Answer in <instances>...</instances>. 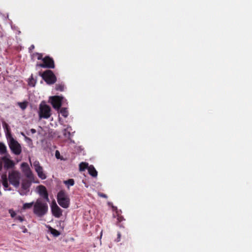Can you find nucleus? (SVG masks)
<instances>
[{
  "label": "nucleus",
  "mask_w": 252,
  "mask_h": 252,
  "mask_svg": "<svg viewBox=\"0 0 252 252\" xmlns=\"http://www.w3.org/2000/svg\"><path fill=\"white\" fill-rule=\"evenodd\" d=\"M48 206L46 202L42 201L41 198L36 200L33 205V213L38 217H42L47 212Z\"/></svg>",
  "instance_id": "f257e3e1"
},
{
  "label": "nucleus",
  "mask_w": 252,
  "mask_h": 252,
  "mask_svg": "<svg viewBox=\"0 0 252 252\" xmlns=\"http://www.w3.org/2000/svg\"><path fill=\"white\" fill-rule=\"evenodd\" d=\"M57 201L59 204L63 208H67L69 206L70 199L63 190H60L57 194Z\"/></svg>",
  "instance_id": "f03ea898"
},
{
  "label": "nucleus",
  "mask_w": 252,
  "mask_h": 252,
  "mask_svg": "<svg viewBox=\"0 0 252 252\" xmlns=\"http://www.w3.org/2000/svg\"><path fill=\"white\" fill-rule=\"evenodd\" d=\"M39 75L48 85L54 84L57 81V77L53 72L48 69L42 73L39 72Z\"/></svg>",
  "instance_id": "7ed1b4c3"
},
{
  "label": "nucleus",
  "mask_w": 252,
  "mask_h": 252,
  "mask_svg": "<svg viewBox=\"0 0 252 252\" xmlns=\"http://www.w3.org/2000/svg\"><path fill=\"white\" fill-rule=\"evenodd\" d=\"M50 107L44 103H41L39 105V117L40 119H48L51 115Z\"/></svg>",
  "instance_id": "20e7f679"
},
{
  "label": "nucleus",
  "mask_w": 252,
  "mask_h": 252,
  "mask_svg": "<svg viewBox=\"0 0 252 252\" xmlns=\"http://www.w3.org/2000/svg\"><path fill=\"white\" fill-rule=\"evenodd\" d=\"M20 174L16 170H13L9 173L8 180L10 183L15 188H17L20 185Z\"/></svg>",
  "instance_id": "39448f33"
},
{
  "label": "nucleus",
  "mask_w": 252,
  "mask_h": 252,
  "mask_svg": "<svg viewBox=\"0 0 252 252\" xmlns=\"http://www.w3.org/2000/svg\"><path fill=\"white\" fill-rule=\"evenodd\" d=\"M8 145L10 149L15 155H19L21 153L22 148L21 145L12 137L10 138Z\"/></svg>",
  "instance_id": "423d86ee"
},
{
  "label": "nucleus",
  "mask_w": 252,
  "mask_h": 252,
  "mask_svg": "<svg viewBox=\"0 0 252 252\" xmlns=\"http://www.w3.org/2000/svg\"><path fill=\"white\" fill-rule=\"evenodd\" d=\"M42 63H37L36 66L42 68L53 69L55 67V62L53 59L49 56H46L42 59Z\"/></svg>",
  "instance_id": "0eeeda50"
},
{
  "label": "nucleus",
  "mask_w": 252,
  "mask_h": 252,
  "mask_svg": "<svg viewBox=\"0 0 252 252\" xmlns=\"http://www.w3.org/2000/svg\"><path fill=\"white\" fill-rule=\"evenodd\" d=\"M63 98V96L55 95L50 96L49 100L53 107L56 110H59L62 106Z\"/></svg>",
  "instance_id": "6e6552de"
},
{
  "label": "nucleus",
  "mask_w": 252,
  "mask_h": 252,
  "mask_svg": "<svg viewBox=\"0 0 252 252\" xmlns=\"http://www.w3.org/2000/svg\"><path fill=\"white\" fill-rule=\"evenodd\" d=\"M1 160L3 162V168L4 169L8 170L12 169L14 167L15 163L14 161L6 156H4L1 158Z\"/></svg>",
  "instance_id": "1a4fd4ad"
},
{
  "label": "nucleus",
  "mask_w": 252,
  "mask_h": 252,
  "mask_svg": "<svg viewBox=\"0 0 252 252\" xmlns=\"http://www.w3.org/2000/svg\"><path fill=\"white\" fill-rule=\"evenodd\" d=\"M51 208L52 214L56 218H60L62 215V210L57 205L55 201L52 203Z\"/></svg>",
  "instance_id": "9d476101"
},
{
  "label": "nucleus",
  "mask_w": 252,
  "mask_h": 252,
  "mask_svg": "<svg viewBox=\"0 0 252 252\" xmlns=\"http://www.w3.org/2000/svg\"><path fill=\"white\" fill-rule=\"evenodd\" d=\"M38 193L40 196L45 199L47 201H49L48 193L46 187L43 185H40L38 187Z\"/></svg>",
  "instance_id": "9b49d317"
},
{
  "label": "nucleus",
  "mask_w": 252,
  "mask_h": 252,
  "mask_svg": "<svg viewBox=\"0 0 252 252\" xmlns=\"http://www.w3.org/2000/svg\"><path fill=\"white\" fill-rule=\"evenodd\" d=\"M21 167L23 168V171L27 178L32 179L33 178V174L29 167L27 163L23 162L21 164Z\"/></svg>",
  "instance_id": "f8f14e48"
},
{
  "label": "nucleus",
  "mask_w": 252,
  "mask_h": 252,
  "mask_svg": "<svg viewBox=\"0 0 252 252\" xmlns=\"http://www.w3.org/2000/svg\"><path fill=\"white\" fill-rule=\"evenodd\" d=\"M1 178L2 180V184L5 190H11V189H8L9 187L8 183V179L7 177V175L6 174H2L1 176Z\"/></svg>",
  "instance_id": "ddd939ff"
},
{
  "label": "nucleus",
  "mask_w": 252,
  "mask_h": 252,
  "mask_svg": "<svg viewBox=\"0 0 252 252\" xmlns=\"http://www.w3.org/2000/svg\"><path fill=\"white\" fill-rule=\"evenodd\" d=\"M35 170L38 176L40 178H41V179H45L46 178V176L43 173V169L41 166L36 169Z\"/></svg>",
  "instance_id": "4468645a"
},
{
  "label": "nucleus",
  "mask_w": 252,
  "mask_h": 252,
  "mask_svg": "<svg viewBox=\"0 0 252 252\" xmlns=\"http://www.w3.org/2000/svg\"><path fill=\"white\" fill-rule=\"evenodd\" d=\"M89 173L93 177H96L97 175V172L92 165L88 168Z\"/></svg>",
  "instance_id": "2eb2a0df"
},
{
  "label": "nucleus",
  "mask_w": 252,
  "mask_h": 252,
  "mask_svg": "<svg viewBox=\"0 0 252 252\" xmlns=\"http://www.w3.org/2000/svg\"><path fill=\"white\" fill-rule=\"evenodd\" d=\"M7 153V148L4 144L0 142V154L3 155Z\"/></svg>",
  "instance_id": "dca6fc26"
},
{
  "label": "nucleus",
  "mask_w": 252,
  "mask_h": 252,
  "mask_svg": "<svg viewBox=\"0 0 252 252\" xmlns=\"http://www.w3.org/2000/svg\"><path fill=\"white\" fill-rule=\"evenodd\" d=\"M64 85L63 83L57 84L55 85V89L56 91L63 92L64 91Z\"/></svg>",
  "instance_id": "f3484780"
},
{
  "label": "nucleus",
  "mask_w": 252,
  "mask_h": 252,
  "mask_svg": "<svg viewBox=\"0 0 252 252\" xmlns=\"http://www.w3.org/2000/svg\"><path fill=\"white\" fill-rule=\"evenodd\" d=\"M34 203L33 202H32L31 203H26L23 204L22 208L24 210L31 209L33 205H34Z\"/></svg>",
  "instance_id": "a211bd4d"
},
{
  "label": "nucleus",
  "mask_w": 252,
  "mask_h": 252,
  "mask_svg": "<svg viewBox=\"0 0 252 252\" xmlns=\"http://www.w3.org/2000/svg\"><path fill=\"white\" fill-rule=\"evenodd\" d=\"M19 106L23 110H25L28 106V102L24 101L23 102H18Z\"/></svg>",
  "instance_id": "6ab92c4d"
},
{
  "label": "nucleus",
  "mask_w": 252,
  "mask_h": 252,
  "mask_svg": "<svg viewBox=\"0 0 252 252\" xmlns=\"http://www.w3.org/2000/svg\"><path fill=\"white\" fill-rule=\"evenodd\" d=\"M60 113L62 115L64 118H66L68 116V111L65 108H62L61 109Z\"/></svg>",
  "instance_id": "aec40b11"
},
{
  "label": "nucleus",
  "mask_w": 252,
  "mask_h": 252,
  "mask_svg": "<svg viewBox=\"0 0 252 252\" xmlns=\"http://www.w3.org/2000/svg\"><path fill=\"white\" fill-rule=\"evenodd\" d=\"M65 185L72 186L74 185V180L73 179H69L66 181L63 182Z\"/></svg>",
  "instance_id": "412c9836"
},
{
  "label": "nucleus",
  "mask_w": 252,
  "mask_h": 252,
  "mask_svg": "<svg viewBox=\"0 0 252 252\" xmlns=\"http://www.w3.org/2000/svg\"><path fill=\"white\" fill-rule=\"evenodd\" d=\"M88 163L86 162H81L79 165V168L81 171L84 170L86 168H88Z\"/></svg>",
  "instance_id": "4be33fe9"
},
{
  "label": "nucleus",
  "mask_w": 252,
  "mask_h": 252,
  "mask_svg": "<svg viewBox=\"0 0 252 252\" xmlns=\"http://www.w3.org/2000/svg\"><path fill=\"white\" fill-rule=\"evenodd\" d=\"M29 84L30 86L34 87L35 84V81L33 79V75H32L31 77L29 78Z\"/></svg>",
  "instance_id": "5701e85b"
},
{
  "label": "nucleus",
  "mask_w": 252,
  "mask_h": 252,
  "mask_svg": "<svg viewBox=\"0 0 252 252\" xmlns=\"http://www.w3.org/2000/svg\"><path fill=\"white\" fill-rule=\"evenodd\" d=\"M51 233L55 236H58L60 233L56 229L51 228Z\"/></svg>",
  "instance_id": "b1692460"
},
{
  "label": "nucleus",
  "mask_w": 252,
  "mask_h": 252,
  "mask_svg": "<svg viewBox=\"0 0 252 252\" xmlns=\"http://www.w3.org/2000/svg\"><path fill=\"white\" fill-rule=\"evenodd\" d=\"M32 166L34 168V169L35 170L37 168L39 167L41 165L38 161L35 160L33 162Z\"/></svg>",
  "instance_id": "393cba45"
},
{
  "label": "nucleus",
  "mask_w": 252,
  "mask_h": 252,
  "mask_svg": "<svg viewBox=\"0 0 252 252\" xmlns=\"http://www.w3.org/2000/svg\"><path fill=\"white\" fill-rule=\"evenodd\" d=\"M30 187V183L28 182H24L22 184V188L24 189H27Z\"/></svg>",
  "instance_id": "a878e982"
},
{
  "label": "nucleus",
  "mask_w": 252,
  "mask_h": 252,
  "mask_svg": "<svg viewBox=\"0 0 252 252\" xmlns=\"http://www.w3.org/2000/svg\"><path fill=\"white\" fill-rule=\"evenodd\" d=\"M33 56H36L38 60H42L43 59V54L42 53H34Z\"/></svg>",
  "instance_id": "bb28decb"
},
{
  "label": "nucleus",
  "mask_w": 252,
  "mask_h": 252,
  "mask_svg": "<svg viewBox=\"0 0 252 252\" xmlns=\"http://www.w3.org/2000/svg\"><path fill=\"white\" fill-rule=\"evenodd\" d=\"M117 223H119L121 222L122 221L125 220V219L124 217L121 215H117Z\"/></svg>",
  "instance_id": "cd10ccee"
},
{
  "label": "nucleus",
  "mask_w": 252,
  "mask_h": 252,
  "mask_svg": "<svg viewBox=\"0 0 252 252\" xmlns=\"http://www.w3.org/2000/svg\"><path fill=\"white\" fill-rule=\"evenodd\" d=\"M9 213L10 214L12 218H14L16 216V213L12 209L9 210Z\"/></svg>",
  "instance_id": "c85d7f7f"
},
{
  "label": "nucleus",
  "mask_w": 252,
  "mask_h": 252,
  "mask_svg": "<svg viewBox=\"0 0 252 252\" xmlns=\"http://www.w3.org/2000/svg\"><path fill=\"white\" fill-rule=\"evenodd\" d=\"M15 219L16 220H19L20 222H22L24 220V217L21 216H16Z\"/></svg>",
  "instance_id": "c756f323"
},
{
  "label": "nucleus",
  "mask_w": 252,
  "mask_h": 252,
  "mask_svg": "<svg viewBox=\"0 0 252 252\" xmlns=\"http://www.w3.org/2000/svg\"><path fill=\"white\" fill-rule=\"evenodd\" d=\"M121 233L120 232H118V234H117V242H119L120 241V240H121Z\"/></svg>",
  "instance_id": "7c9ffc66"
},
{
  "label": "nucleus",
  "mask_w": 252,
  "mask_h": 252,
  "mask_svg": "<svg viewBox=\"0 0 252 252\" xmlns=\"http://www.w3.org/2000/svg\"><path fill=\"white\" fill-rule=\"evenodd\" d=\"M25 140H26L27 141H28V142H32V139H31L30 138H29V137H27V136H25Z\"/></svg>",
  "instance_id": "2f4dec72"
},
{
  "label": "nucleus",
  "mask_w": 252,
  "mask_h": 252,
  "mask_svg": "<svg viewBox=\"0 0 252 252\" xmlns=\"http://www.w3.org/2000/svg\"><path fill=\"white\" fill-rule=\"evenodd\" d=\"M30 131L32 134H34L36 132V130L34 128L31 129Z\"/></svg>",
  "instance_id": "473e14b6"
},
{
  "label": "nucleus",
  "mask_w": 252,
  "mask_h": 252,
  "mask_svg": "<svg viewBox=\"0 0 252 252\" xmlns=\"http://www.w3.org/2000/svg\"><path fill=\"white\" fill-rule=\"evenodd\" d=\"M2 168V160L0 161V171L1 170Z\"/></svg>",
  "instance_id": "72a5a7b5"
},
{
  "label": "nucleus",
  "mask_w": 252,
  "mask_h": 252,
  "mask_svg": "<svg viewBox=\"0 0 252 252\" xmlns=\"http://www.w3.org/2000/svg\"><path fill=\"white\" fill-rule=\"evenodd\" d=\"M27 231H28L27 229L26 228H25V226H24V230H23V232L24 233H26V232H27Z\"/></svg>",
  "instance_id": "f704fd0d"
},
{
  "label": "nucleus",
  "mask_w": 252,
  "mask_h": 252,
  "mask_svg": "<svg viewBox=\"0 0 252 252\" xmlns=\"http://www.w3.org/2000/svg\"><path fill=\"white\" fill-rule=\"evenodd\" d=\"M59 152L58 151H56V157L57 158H58V156H59Z\"/></svg>",
  "instance_id": "c9c22d12"
},
{
  "label": "nucleus",
  "mask_w": 252,
  "mask_h": 252,
  "mask_svg": "<svg viewBox=\"0 0 252 252\" xmlns=\"http://www.w3.org/2000/svg\"><path fill=\"white\" fill-rule=\"evenodd\" d=\"M59 152L58 151H56V157L57 158H58V156H59Z\"/></svg>",
  "instance_id": "e433bc0d"
},
{
  "label": "nucleus",
  "mask_w": 252,
  "mask_h": 252,
  "mask_svg": "<svg viewBox=\"0 0 252 252\" xmlns=\"http://www.w3.org/2000/svg\"><path fill=\"white\" fill-rule=\"evenodd\" d=\"M34 48V46L33 45H32L31 46L30 49L31 50L32 49H33Z\"/></svg>",
  "instance_id": "4c0bfd02"
},
{
  "label": "nucleus",
  "mask_w": 252,
  "mask_h": 252,
  "mask_svg": "<svg viewBox=\"0 0 252 252\" xmlns=\"http://www.w3.org/2000/svg\"><path fill=\"white\" fill-rule=\"evenodd\" d=\"M21 135H22L23 136H24V138H25V136H26V135L25 134V133H24V132H21Z\"/></svg>",
  "instance_id": "58836bf2"
},
{
  "label": "nucleus",
  "mask_w": 252,
  "mask_h": 252,
  "mask_svg": "<svg viewBox=\"0 0 252 252\" xmlns=\"http://www.w3.org/2000/svg\"><path fill=\"white\" fill-rule=\"evenodd\" d=\"M100 195L101 196H102V197H106V195L105 194H101Z\"/></svg>",
  "instance_id": "ea45409f"
},
{
  "label": "nucleus",
  "mask_w": 252,
  "mask_h": 252,
  "mask_svg": "<svg viewBox=\"0 0 252 252\" xmlns=\"http://www.w3.org/2000/svg\"><path fill=\"white\" fill-rule=\"evenodd\" d=\"M17 32L18 34H20L21 33L20 31H17Z\"/></svg>",
  "instance_id": "a19ab883"
}]
</instances>
